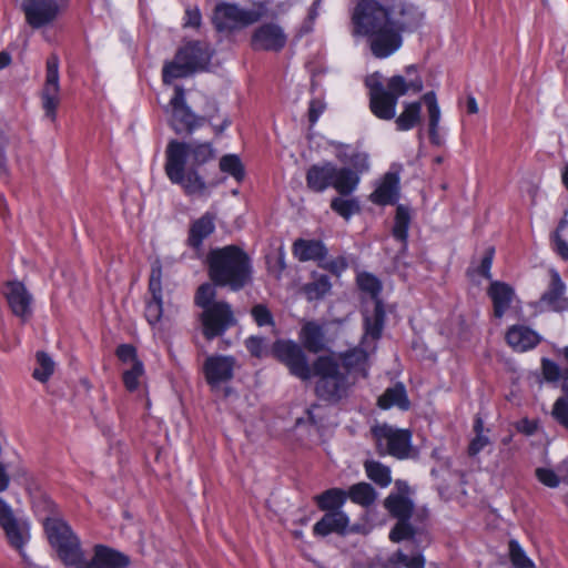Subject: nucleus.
I'll use <instances>...</instances> for the list:
<instances>
[{
	"label": "nucleus",
	"instance_id": "f257e3e1",
	"mask_svg": "<svg viewBox=\"0 0 568 568\" xmlns=\"http://www.w3.org/2000/svg\"><path fill=\"white\" fill-rule=\"evenodd\" d=\"M43 526L50 545L68 567L124 568L130 565V558L126 555L104 545H97L92 559L88 561L79 537L62 518L48 517Z\"/></svg>",
	"mask_w": 568,
	"mask_h": 568
},
{
	"label": "nucleus",
	"instance_id": "f03ea898",
	"mask_svg": "<svg viewBox=\"0 0 568 568\" xmlns=\"http://www.w3.org/2000/svg\"><path fill=\"white\" fill-rule=\"evenodd\" d=\"M215 156V150L210 142L172 140L165 150L164 171L169 180L180 185L185 194L201 195L206 190V183L199 169Z\"/></svg>",
	"mask_w": 568,
	"mask_h": 568
},
{
	"label": "nucleus",
	"instance_id": "7ed1b4c3",
	"mask_svg": "<svg viewBox=\"0 0 568 568\" xmlns=\"http://www.w3.org/2000/svg\"><path fill=\"white\" fill-rule=\"evenodd\" d=\"M390 7L378 0H355L351 11L352 34L367 37L374 57L385 59L398 44L397 33L389 30Z\"/></svg>",
	"mask_w": 568,
	"mask_h": 568
},
{
	"label": "nucleus",
	"instance_id": "20e7f679",
	"mask_svg": "<svg viewBox=\"0 0 568 568\" xmlns=\"http://www.w3.org/2000/svg\"><path fill=\"white\" fill-rule=\"evenodd\" d=\"M206 266L209 277L216 286L237 292L252 282L251 257L237 245L212 248L206 255Z\"/></svg>",
	"mask_w": 568,
	"mask_h": 568
},
{
	"label": "nucleus",
	"instance_id": "39448f33",
	"mask_svg": "<svg viewBox=\"0 0 568 568\" xmlns=\"http://www.w3.org/2000/svg\"><path fill=\"white\" fill-rule=\"evenodd\" d=\"M365 85L368 89L369 109L381 120L394 119L398 99L409 91L419 93L424 88L419 75L406 80L403 75L396 74L384 83L378 72L368 75Z\"/></svg>",
	"mask_w": 568,
	"mask_h": 568
},
{
	"label": "nucleus",
	"instance_id": "423d86ee",
	"mask_svg": "<svg viewBox=\"0 0 568 568\" xmlns=\"http://www.w3.org/2000/svg\"><path fill=\"white\" fill-rule=\"evenodd\" d=\"M312 376L317 377L316 396L327 403L337 404L347 398L355 382L349 374L342 371L337 358L320 356L313 363Z\"/></svg>",
	"mask_w": 568,
	"mask_h": 568
},
{
	"label": "nucleus",
	"instance_id": "0eeeda50",
	"mask_svg": "<svg viewBox=\"0 0 568 568\" xmlns=\"http://www.w3.org/2000/svg\"><path fill=\"white\" fill-rule=\"evenodd\" d=\"M212 53L207 43L190 41L178 50L172 61L165 62L162 79L170 84L174 79L186 78L196 71L204 70L210 63Z\"/></svg>",
	"mask_w": 568,
	"mask_h": 568
},
{
	"label": "nucleus",
	"instance_id": "6e6552de",
	"mask_svg": "<svg viewBox=\"0 0 568 568\" xmlns=\"http://www.w3.org/2000/svg\"><path fill=\"white\" fill-rule=\"evenodd\" d=\"M376 450L381 456L389 455L397 459L416 458L417 449L412 445V433L387 424L372 427Z\"/></svg>",
	"mask_w": 568,
	"mask_h": 568
},
{
	"label": "nucleus",
	"instance_id": "1a4fd4ad",
	"mask_svg": "<svg viewBox=\"0 0 568 568\" xmlns=\"http://www.w3.org/2000/svg\"><path fill=\"white\" fill-rule=\"evenodd\" d=\"M356 281L361 291L369 294L373 301L372 313L366 311L364 315L365 335L362 341V345L364 346L367 344L368 338L376 342L381 337L384 326L385 311L383 303L378 297L382 291L381 281L375 275L367 272L359 273Z\"/></svg>",
	"mask_w": 568,
	"mask_h": 568
},
{
	"label": "nucleus",
	"instance_id": "9d476101",
	"mask_svg": "<svg viewBox=\"0 0 568 568\" xmlns=\"http://www.w3.org/2000/svg\"><path fill=\"white\" fill-rule=\"evenodd\" d=\"M0 527L2 528L8 544L19 551L26 564L29 558L23 548L30 540V524L27 519L14 514L12 507L0 497Z\"/></svg>",
	"mask_w": 568,
	"mask_h": 568
},
{
	"label": "nucleus",
	"instance_id": "9b49d317",
	"mask_svg": "<svg viewBox=\"0 0 568 568\" xmlns=\"http://www.w3.org/2000/svg\"><path fill=\"white\" fill-rule=\"evenodd\" d=\"M263 16L262 7L244 9L237 4L220 3L214 9L212 21L219 31H233L260 21Z\"/></svg>",
	"mask_w": 568,
	"mask_h": 568
},
{
	"label": "nucleus",
	"instance_id": "f8f14e48",
	"mask_svg": "<svg viewBox=\"0 0 568 568\" xmlns=\"http://www.w3.org/2000/svg\"><path fill=\"white\" fill-rule=\"evenodd\" d=\"M272 354L283 363L290 373L302 381L312 377L313 366L308 365L306 355L298 344L292 341H277L272 346Z\"/></svg>",
	"mask_w": 568,
	"mask_h": 568
},
{
	"label": "nucleus",
	"instance_id": "ddd939ff",
	"mask_svg": "<svg viewBox=\"0 0 568 568\" xmlns=\"http://www.w3.org/2000/svg\"><path fill=\"white\" fill-rule=\"evenodd\" d=\"M201 322L205 338L211 341L223 335L226 329L234 326L236 318L231 305L224 301H219L202 312Z\"/></svg>",
	"mask_w": 568,
	"mask_h": 568
},
{
	"label": "nucleus",
	"instance_id": "4468645a",
	"mask_svg": "<svg viewBox=\"0 0 568 568\" xmlns=\"http://www.w3.org/2000/svg\"><path fill=\"white\" fill-rule=\"evenodd\" d=\"M170 105L172 108L170 125L178 134L183 132L192 134L196 128L205 122V118L195 115L186 105L182 87H175L174 97L171 99Z\"/></svg>",
	"mask_w": 568,
	"mask_h": 568
},
{
	"label": "nucleus",
	"instance_id": "2eb2a0df",
	"mask_svg": "<svg viewBox=\"0 0 568 568\" xmlns=\"http://www.w3.org/2000/svg\"><path fill=\"white\" fill-rule=\"evenodd\" d=\"M59 58L52 54L47 60L45 81L41 91L42 108L48 118L55 120L60 103Z\"/></svg>",
	"mask_w": 568,
	"mask_h": 568
},
{
	"label": "nucleus",
	"instance_id": "dca6fc26",
	"mask_svg": "<svg viewBox=\"0 0 568 568\" xmlns=\"http://www.w3.org/2000/svg\"><path fill=\"white\" fill-rule=\"evenodd\" d=\"M424 14L417 7L404 3L397 10H389V30L397 33L399 42L394 48V53L402 47L404 32H413L422 24Z\"/></svg>",
	"mask_w": 568,
	"mask_h": 568
},
{
	"label": "nucleus",
	"instance_id": "f3484780",
	"mask_svg": "<svg viewBox=\"0 0 568 568\" xmlns=\"http://www.w3.org/2000/svg\"><path fill=\"white\" fill-rule=\"evenodd\" d=\"M287 42V37L281 26L276 23H264L256 28L251 38V45L254 50L281 51Z\"/></svg>",
	"mask_w": 568,
	"mask_h": 568
},
{
	"label": "nucleus",
	"instance_id": "a211bd4d",
	"mask_svg": "<svg viewBox=\"0 0 568 568\" xmlns=\"http://www.w3.org/2000/svg\"><path fill=\"white\" fill-rule=\"evenodd\" d=\"M3 294L12 313L22 322L28 321L32 314V295L26 286L18 281L8 282Z\"/></svg>",
	"mask_w": 568,
	"mask_h": 568
},
{
	"label": "nucleus",
	"instance_id": "6ab92c4d",
	"mask_svg": "<svg viewBox=\"0 0 568 568\" xmlns=\"http://www.w3.org/2000/svg\"><path fill=\"white\" fill-rule=\"evenodd\" d=\"M22 9L28 23L33 28L51 22L59 11L54 0H24Z\"/></svg>",
	"mask_w": 568,
	"mask_h": 568
},
{
	"label": "nucleus",
	"instance_id": "aec40b11",
	"mask_svg": "<svg viewBox=\"0 0 568 568\" xmlns=\"http://www.w3.org/2000/svg\"><path fill=\"white\" fill-rule=\"evenodd\" d=\"M550 282L542 293L539 303L554 312L568 311V297L566 296V284L556 270L549 271Z\"/></svg>",
	"mask_w": 568,
	"mask_h": 568
},
{
	"label": "nucleus",
	"instance_id": "412c9836",
	"mask_svg": "<svg viewBox=\"0 0 568 568\" xmlns=\"http://www.w3.org/2000/svg\"><path fill=\"white\" fill-rule=\"evenodd\" d=\"M162 267L159 262L154 263L151 267V274L149 280V292L152 298L148 301L145 307L146 321L154 325L162 316Z\"/></svg>",
	"mask_w": 568,
	"mask_h": 568
},
{
	"label": "nucleus",
	"instance_id": "4be33fe9",
	"mask_svg": "<svg viewBox=\"0 0 568 568\" xmlns=\"http://www.w3.org/2000/svg\"><path fill=\"white\" fill-rule=\"evenodd\" d=\"M368 352L363 347H354L347 352L338 355V362L342 371L352 376V379L356 383L358 377H367V364Z\"/></svg>",
	"mask_w": 568,
	"mask_h": 568
},
{
	"label": "nucleus",
	"instance_id": "5701e85b",
	"mask_svg": "<svg viewBox=\"0 0 568 568\" xmlns=\"http://www.w3.org/2000/svg\"><path fill=\"white\" fill-rule=\"evenodd\" d=\"M349 518L342 509L325 513V515L314 525L313 534L320 537H326L331 534L345 536L348 534Z\"/></svg>",
	"mask_w": 568,
	"mask_h": 568
},
{
	"label": "nucleus",
	"instance_id": "b1692460",
	"mask_svg": "<svg viewBox=\"0 0 568 568\" xmlns=\"http://www.w3.org/2000/svg\"><path fill=\"white\" fill-rule=\"evenodd\" d=\"M335 173V164L328 161L311 165L305 175L307 189L315 193L324 192L332 186Z\"/></svg>",
	"mask_w": 568,
	"mask_h": 568
},
{
	"label": "nucleus",
	"instance_id": "393cba45",
	"mask_svg": "<svg viewBox=\"0 0 568 568\" xmlns=\"http://www.w3.org/2000/svg\"><path fill=\"white\" fill-rule=\"evenodd\" d=\"M234 359L229 356H210L204 363V373L209 384L217 385L233 377Z\"/></svg>",
	"mask_w": 568,
	"mask_h": 568
},
{
	"label": "nucleus",
	"instance_id": "a878e982",
	"mask_svg": "<svg viewBox=\"0 0 568 568\" xmlns=\"http://www.w3.org/2000/svg\"><path fill=\"white\" fill-rule=\"evenodd\" d=\"M300 341L308 352L317 354L326 349L327 338L324 324L315 321L305 322L300 332Z\"/></svg>",
	"mask_w": 568,
	"mask_h": 568
},
{
	"label": "nucleus",
	"instance_id": "bb28decb",
	"mask_svg": "<svg viewBox=\"0 0 568 568\" xmlns=\"http://www.w3.org/2000/svg\"><path fill=\"white\" fill-rule=\"evenodd\" d=\"M487 294L493 302L495 317H503L515 297L514 288L505 282L494 281L490 283Z\"/></svg>",
	"mask_w": 568,
	"mask_h": 568
},
{
	"label": "nucleus",
	"instance_id": "cd10ccee",
	"mask_svg": "<svg viewBox=\"0 0 568 568\" xmlns=\"http://www.w3.org/2000/svg\"><path fill=\"white\" fill-rule=\"evenodd\" d=\"M399 196V178L387 172L378 187L372 193L371 200L378 205L394 204Z\"/></svg>",
	"mask_w": 568,
	"mask_h": 568
},
{
	"label": "nucleus",
	"instance_id": "c85d7f7f",
	"mask_svg": "<svg viewBox=\"0 0 568 568\" xmlns=\"http://www.w3.org/2000/svg\"><path fill=\"white\" fill-rule=\"evenodd\" d=\"M215 215L206 212L200 219L195 220L189 231L187 244L196 251L202 248L203 241L207 239L215 230Z\"/></svg>",
	"mask_w": 568,
	"mask_h": 568
},
{
	"label": "nucleus",
	"instance_id": "c756f323",
	"mask_svg": "<svg viewBox=\"0 0 568 568\" xmlns=\"http://www.w3.org/2000/svg\"><path fill=\"white\" fill-rule=\"evenodd\" d=\"M506 341L517 352L534 348L540 341L536 332L527 326L516 325L508 329Z\"/></svg>",
	"mask_w": 568,
	"mask_h": 568
},
{
	"label": "nucleus",
	"instance_id": "7c9ffc66",
	"mask_svg": "<svg viewBox=\"0 0 568 568\" xmlns=\"http://www.w3.org/2000/svg\"><path fill=\"white\" fill-rule=\"evenodd\" d=\"M293 254L301 262L322 261L327 250L321 241L298 239L293 244Z\"/></svg>",
	"mask_w": 568,
	"mask_h": 568
},
{
	"label": "nucleus",
	"instance_id": "2f4dec72",
	"mask_svg": "<svg viewBox=\"0 0 568 568\" xmlns=\"http://www.w3.org/2000/svg\"><path fill=\"white\" fill-rule=\"evenodd\" d=\"M335 174L332 183L334 187L342 196H347L353 193L358 183L359 176L349 168H337L335 165Z\"/></svg>",
	"mask_w": 568,
	"mask_h": 568
},
{
	"label": "nucleus",
	"instance_id": "473e14b6",
	"mask_svg": "<svg viewBox=\"0 0 568 568\" xmlns=\"http://www.w3.org/2000/svg\"><path fill=\"white\" fill-rule=\"evenodd\" d=\"M377 404L383 409L397 406L402 410H407L410 405L405 386L400 383L387 388L384 394L379 396Z\"/></svg>",
	"mask_w": 568,
	"mask_h": 568
},
{
	"label": "nucleus",
	"instance_id": "72a5a7b5",
	"mask_svg": "<svg viewBox=\"0 0 568 568\" xmlns=\"http://www.w3.org/2000/svg\"><path fill=\"white\" fill-rule=\"evenodd\" d=\"M384 507L397 520L409 519L414 505L412 500L402 494H390L384 500Z\"/></svg>",
	"mask_w": 568,
	"mask_h": 568
},
{
	"label": "nucleus",
	"instance_id": "f704fd0d",
	"mask_svg": "<svg viewBox=\"0 0 568 568\" xmlns=\"http://www.w3.org/2000/svg\"><path fill=\"white\" fill-rule=\"evenodd\" d=\"M347 494L341 488H331L314 497L317 507L326 513L341 509L345 504Z\"/></svg>",
	"mask_w": 568,
	"mask_h": 568
},
{
	"label": "nucleus",
	"instance_id": "c9c22d12",
	"mask_svg": "<svg viewBox=\"0 0 568 568\" xmlns=\"http://www.w3.org/2000/svg\"><path fill=\"white\" fill-rule=\"evenodd\" d=\"M422 103L419 101L405 103L403 112L395 119L399 131H408L420 121Z\"/></svg>",
	"mask_w": 568,
	"mask_h": 568
},
{
	"label": "nucleus",
	"instance_id": "e433bc0d",
	"mask_svg": "<svg viewBox=\"0 0 568 568\" xmlns=\"http://www.w3.org/2000/svg\"><path fill=\"white\" fill-rule=\"evenodd\" d=\"M410 223V215L407 207L398 205L396 209L394 226L392 230L393 236L402 243V250L407 247L408 227Z\"/></svg>",
	"mask_w": 568,
	"mask_h": 568
},
{
	"label": "nucleus",
	"instance_id": "4c0bfd02",
	"mask_svg": "<svg viewBox=\"0 0 568 568\" xmlns=\"http://www.w3.org/2000/svg\"><path fill=\"white\" fill-rule=\"evenodd\" d=\"M346 494L353 503L363 507H369L373 505L377 497V493L374 487L364 481L351 486Z\"/></svg>",
	"mask_w": 568,
	"mask_h": 568
},
{
	"label": "nucleus",
	"instance_id": "58836bf2",
	"mask_svg": "<svg viewBox=\"0 0 568 568\" xmlns=\"http://www.w3.org/2000/svg\"><path fill=\"white\" fill-rule=\"evenodd\" d=\"M367 477L381 487H387L392 481L390 469L388 466L376 462L366 460L364 463Z\"/></svg>",
	"mask_w": 568,
	"mask_h": 568
},
{
	"label": "nucleus",
	"instance_id": "ea45409f",
	"mask_svg": "<svg viewBox=\"0 0 568 568\" xmlns=\"http://www.w3.org/2000/svg\"><path fill=\"white\" fill-rule=\"evenodd\" d=\"M331 287L329 277L320 275L304 286V293L308 301L321 300L331 291Z\"/></svg>",
	"mask_w": 568,
	"mask_h": 568
},
{
	"label": "nucleus",
	"instance_id": "a19ab883",
	"mask_svg": "<svg viewBox=\"0 0 568 568\" xmlns=\"http://www.w3.org/2000/svg\"><path fill=\"white\" fill-rule=\"evenodd\" d=\"M331 209L345 220H348L352 215L361 211L359 203L356 199L344 197L332 199Z\"/></svg>",
	"mask_w": 568,
	"mask_h": 568
},
{
	"label": "nucleus",
	"instance_id": "79ce46f5",
	"mask_svg": "<svg viewBox=\"0 0 568 568\" xmlns=\"http://www.w3.org/2000/svg\"><path fill=\"white\" fill-rule=\"evenodd\" d=\"M38 367L34 368L32 376L41 382L45 383L54 372V362L44 352L37 353Z\"/></svg>",
	"mask_w": 568,
	"mask_h": 568
},
{
	"label": "nucleus",
	"instance_id": "37998d69",
	"mask_svg": "<svg viewBox=\"0 0 568 568\" xmlns=\"http://www.w3.org/2000/svg\"><path fill=\"white\" fill-rule=\"evenodd\" d=\"M388 561L390 565H403L406 568H425L426 562L422 552H416L409 557L402 550L394 552Z\"/></svg>",
	"mask_w": 568,
	"mask_h": 568
},
{
	"label": "nucleus",
	"instance_id": "c03bdc74",
	"mask_svg": "<svg viewBox=\"0 0 568 568\" xmlns=\"http://www.w3.org/2000/svg\"><path fill=\"white\" fill-rule=\"evenodd\" d=\"M215 284L212 283H203L200 285L196 290L195 296H194V303L196 306L203 308L205 311L206 308L211 307L213 304H215L216 301H214L216 296V290Z\"/></svg>",
	"mask_w": 568,
	"mask_h": 568
},
{
	"label": "nucleus",
	"instance_id": "a18cd8bd",
	"mask_svg": "<svg viewBox=\"0 0 568 568\" xmlns=\"http://www.w3.org/2000/svg\"><path fill=\"white\" fill-rule=\"evenodd\" d=\"M509 558L515 568H535V564L517 540L511 539L508 544Z\"/></svg>",
	"mask_w": 568,
	"mask_h": 568
},
{
	"label": "nucleus",
	"instance_id": "49530a36",
	"mask_svg": "<svg viewBox=\"0 0 568 568\" xmlns=\"http://www.w3.org/2000/svg\"><path fill=\"white\" fill-rule=\"evenodd\" d=\"M416 529L409 523V519L397 520L395 526L389 532V539L393 542H400L402 540H414Z\"/></svg>",
	"mask_w": 568,
	"mask_h": 568
},
{
	"label": "nucleus",
	"instance_id": "de8ad7c7",
	"mask_svg": "<svg viewBox=\"0 0 568 568\" xmlns=\"http://www.w3.org/2000/svg\"><path fill=\"white\" fill-rule=\"evenodd\" d=\"M221 171L231 174L235 180L241 181L244 178V168L237 155L227 154L220 160Z\"/></svg>",
	"mask_w": 568,
	"mask_h": 568
},
{
	"label": "nucleus",
	"instance_id": "09e8293b",
	"mask_svg": "<svg viewBox=\"0 0 568 568\" xmlns=\"http://www.w3.org/2000/svg\"><path fill=\"white\" fill-rule=\"evenodd\" d=\"M144 373L142 362H134L130 369L123 372V384L129 392H134L139 387V379Z\"/></svg>",
	"mask_w": 568,
	"mask_h": 568
},
{
	"label": "nucleus",
	"instance_id": "8fccbe9b",
	"mask_svg": "<svg viewBox=\"0 0 568 568\" xmlns=\"http://www.w3.org/2000/svg\"><path fill=\"white\" fill-rule=\"evenodd\" d=\"M245 346L252 356L261 358L268 354L270 341L262 336H250Z\"/></svg>",
	"mask_w": 568,
	"mask_h": 568
},
{
	"label": "nucleus",
	"instance_id": "3c124183",
	"mask_svg": "<svg viewBox=\"0 0 568 568\" xmlns=\"http://www.w3.org/2000/svg\"><path fill=\"white\" fill-rule=\"evenodd\" d=\"M251 314L258 326H274L273 315L265 305H255L252 308Z\"/></svg>",
	"mask_w": 568,
	"mask_h": 568
},
{
	"label": "nucleus",
	"instance_id": "603ef678",
	"mask_svg": "<svg viewBox=\"0 0 568 568\" xmlns=\"http://www.w3.org/2000/svg\"><path fill=\"white\" fill-rule=\"evenodd\" d=\"M552 416L568 428V397H559L552 408Z\"/></svg>",
	"mask_w": 568,
	"mask_h": 568
},
{
	"label": "nucleus",
	"instance_id": "864d4df0",
	"mask_svg": "<svg viewBox=\"0 0 568 568\" xmlns=\"http://www.w3.org/2000/svg\"><path fill=\"white\" fill-rule=\"evenodd\" d=\"M347 164L353 166V171L357 174L368 169V156L364 152L352 151Z\"/></svg>",
	"mask_w": 568,
	"mask_h": 568
},
{
	"label": "nucleus",
	"instance_id": "5fc2aeb1",
	"mask_svg": "<svg viewBox=\"0 0 568 568\" xmlns=\"http://www.w3.org/2000/svg\"><path fill=\"white\" fill-rule=\"evenodd\" d=\"M116 356L118 358L123 362L133 365L134 362H141L136 357V349L134 346L130 344H121L116 348Z\"/></svg>",
	"mask_w": 568,
	"mask_h": 568
},
{
	"label": "nucleus",
	"instance_id": "6e6d98bb",
	"mask_svg": "<svg viewBox=\"0 0 568 568\" xmlns=\"http://www.w3.org/2000/svg\"><path fill=\"white\" fill-rule=\"evenodd\" d=\"M550 240L554 252L562 260L568 261V243L562 239L561 234L554 232Z\"/></svg>",
	"mask_w": 568,
	"mask_h": 568
},
{
	"label": "nucleus",
	"instance_id": "4d7b16f0",
	"mask_svg": "<svg viewBox=\"0 0 568 568\" xmlns=\"http://www.w3.org/2000/svg\"><path fill=\"white\" fill-rule=\"evenodd\" d=\"M536 476L540 483L548 487L555 488L559 485V478L551 469L537 468Z\"/></svg>",
	"mask_w": 568,
	"mask_h": 568
},
{
	"label": "nucleus",
	"instance_id": "13d9d810",
	"mask_svg": "<svg viewBox=\"0 0 568 568\" xmlns=\"http://www.w3.org/2000/svg\"><path fill=\"white\" fill-rule=\"evenodd\" d=\"M542 373L549 382H555L561 377L559 366L549 359H542Z\"/></svg>",
	"mask_w": 568,
	"mask_h": 568
},
{
	"label": "nucleus",
	"instance_id": "bf43d9fd",
	"mask_svg": "<svg viewBox=\"0 0 568 568\" xmlns=\"http://www.w3.org/2000/svg\"><path fill=\"white\" fill-rule=\"evenodd\" d=\"M494 248H488L481 258L480 265L478 267V273L486 278H490V268L493 264Z\"/></svg>",
	"mask_w": 568,
	"mask_h": 568
},
{
	"label": "nucleus",
	"instance_id": "052dcab7",
	"mask_svg": "<svg viewBox=\"0 0 568 568\" xmlns=\"http://www.w3.org/2000/svg\"><path fill=\"white\" fill-rule=\"evenodd\" d=\"M489 443L487 436L483 434H477L476 437L470 442L468 447V453L470 456L477 455L480 450H483Z\"/></svg>",
	"mask_w": 568,
	"mask_h": 568
},
{
	"label": "nucleus",
	"instance_id": "680f3d73",
	"mask_svg": "<svg viewBox=\"0 0 568 568\" xmlns=\"http://www.w3.org/2000/svg\"><path fill=\"white\" fill-rule=\"evenodd\" d=\"M324 108H325V105L321 101H318V100L311 101L310 108H308V120H310L311 124H314L318 120L320 115L324 111Z\"/></svg>",
	"mask_w": 568,
	"mask_h": 568
},
{
	"label": "nucleus",
	"instance_id": "e2e57ef3",
	"mask_svg": "<svg viewBox=\"0 0 568 568\" xmlns=\"http://www.w3.org/2000/svg\"><path fill=\"white\" fill-rule=\"evenodd\" d=\"M331 145H333L336 150V158L347 164L349 156L352 152H348L351 150V146L341 142H331Z\"/></svg>",
	"mask_w": 568,
	"mask_h": 568
},
{
	"label": "nucleus",
	"instance_id": "0e129e2a",
	"mask_svg": "<svg viewBox=\"0 0 568 568\" xmlns=\"http://www.w3.org/2000/svg\"><path fill=\"white\" fill-rule=\"evenodd\" d=\"M201 24V13L197 9H187L186 10V21L184 23L185 27L197 28Z\"/></svg>",
	"mask_w": 568,
	"mask_h": 568
},
{
	"label": "nucleus",
	"instance_id": "69168bd1",
	"mask_svg": "<svg viewBox=\"0 0 568 568\" xmlns=\"http://www.w3.org/2000/svg\"><path fill=\"white\" fill-rule=\"evenodd\" d=\"M10 485V476L4 464L0 462V493L6 491Z\"/></svg>",
	"mask_w": 568,
	"mask_h": 568
},
{
	"label": "nucleus",
	"instance_id": "338daca9",
	"mask_svg": "<svg viewBox=\"0 0 568 568\" xmlns=\"http://www.w3.org/2000/svg\"><path fill=\"white\" fill-rule=\"evenodd\" d=\"M428 118H429V126L438 128L440 120V110L438 105H434V108L427 109Z\"/></svg>",
	"mask_w": 568,
	"mask_h": 568
},
{
	"label": "nucleus",
	"instance_id": "774afa93",
	"mask_svg": "<svg viewBox=\"0 0 568 568\" xmlns=\"http://www.w3.org/2000/svg\"><path fill=\"white\" fill-rule=\"evenodd\" d=\"M346 266L347 265L343 258L332 261L325 265L326 268H328L329 271H332L334 273H338V272L345 270Z\"/></svg>",
	"mask_w": 568,
	"mask_h": 568
}]
</instances>
